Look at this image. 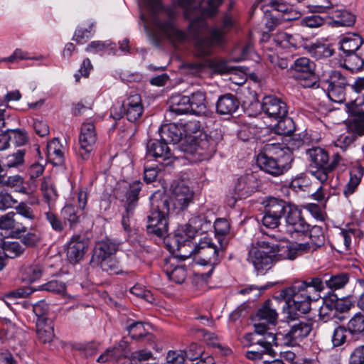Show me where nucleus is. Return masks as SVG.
Here are the masks:
<instances>
[{
    "label": "nucleus",
    "mask_w": 364,
    "mask_h": 364,
    "mask_svg": "<svg viewBox=\"0 0 364 364\" xmlns=\"http://www.w3.org/2000/svg\"><path fill=\"white\" fill-rule=\"evenodd\" d=\"M346 87H326L328 98L335 102L342 103L345 100Z\"/></svg>",
    "instance_id": "60"
},
{
    "label": "nucleus",
    "mask_w": 364,
    "mask_h": 364,
    "mask_svg": "<svg viewBox=\"0 0 364 364\" xmlns=\"http://www.w3.org/2000/svg\"><path fill=\"white\" fill-rule=\"evenodd\" d=\"M95 23H91L89 25L88 28L82 29L81 28H78L76 29L73 40L75 41L77 43L83 44L85 43L90 38H91L95 33Z\"/></svg>",
    "instance_id": "58"
},
{
    "label": "nucleus",
    "mask_w": 364,
    "mask_h": 364,
    "mask_svg": "<svg viewBox=\"0 0 364 364\" xmlns=\"http://www.w3.org/2000/svg\"><path fill=\"white\" fill-rule=\"evenodd\" d=\"M278 122L275 126V132L279 135H290L294 131V125L291 118L284 117L277 119Z\"/></svg>",
    "instance_id": "56"
},
{
    "label": "nucleus",
    "mask_w": 364,
    "mask_h": 364,
    "mask_svg": "<svg viewBox=\"0 0 364 364\" xmlns=\"http://www.w3.org/2000/svg\"><path fill=\"white\" fill-rule=\"evenodd\" d=\"M286 230L291 237H296L309 232V225L302 216V211L296 205L289 206L285 215Z\"/></svg>",
    "instance_id": "10"
},
{
    "label": "nucleus",
    "mask_w": 364,
    "mask_h": 364,
    "mask_svg": "<svg viewBox=\"0 0 364 364\" xmlns=\"http://www.w3.org/2000/svg\"><path fill=\"white\" fill-rule=\"evenodd\" d=\"M299 38V35L293 36L286 32L280 31L274 36V41L277 46L284 48H288L296 47Z\"/></svg>",
    "instance_id": "48"
},
{
    "label": "nucleus",
    "mask_w": 364,
    "mask_h": 364,
    "mask_svg": "<svg viewBox=\"0 0 364 364\" xmlns=\"http://www.w3.org/2000/svg\"><path fill=\"white\" fill-rule=\"evenodd\" d=\"M307 49L310 54L317 59L330 57L333 53V50L328 44L320 41L308 46Z\"/></svg>",
    "instance_id": "44"
},
{
    "label": "nucleus",
    "mask_w": 364,
    "mask_h": 364,
    "mask_svg": "<svg viewBox=\"0 0 364 364\" xmlns=\"http://www.w3.org/2000/svg\"><path fill=\"white\" fill-rule=\"evenodd\" d=\"M324 284L318 277L311 279L309 282L297 281L282 290L280 296L286 301L291 312L305 314L311 309V302L320 298L319 292L324 289Z\"/></svg>",
    "instance_id": "1"
},
{
    "label": "nucleus",
    "mask_w": 364,
    "mask_h": 364,
    "mask_svg": "<svg viewBox=\"0 0 364 364\" xmlns=\"http://www.w3.org/2000/svg\"><path fill=\"white\" fill-rule=\"evenodd\" d=\"M181 124L184 142L181 144V148L193 142L197 138L203 136L205 134L202 132V126L199 121L193 119Z\"/></svg>",
    "instance_id": "26"
},
{
    "label": "nucleus",
    "mask_w": 364,
    "mask_h": 364,
    "mask_svg": "<svg viewBox=\"0 0 364 364\" xmlns=\"http://www.w3.org/2000/svg\"><path fill=\"white\" fill-rule=\"evenodd\" d=\"M318 315L320 318L324 322L336 316L333 306V301L330 298L323 299V305L319 309Z\"/></svg>",
    "instance_id": "57"
},
{
    "label": "nucleus",
    "mask_w": 364,
    "mask_h": 364,
    "mask_svg": "<svg viewBox=\"0 0 364 364\" xmlns=\"http://www.w3.org/2000/svg\"><path fill=\"white\" fill-rule=\"evenodd\" d=\"M120 188L125 191V198L128 204L134 207L133 203L138 200V195L141 188V183L139 181H134L131 183L123 182L120 184Z\"/></svg>",
    "instance_id": "43"
},
{
    "label": "nucleus",
    "mask_w": 364,
    "mask_h": 364,
    "mask_svg": "<svg viewBox=\"0 0 364 364\" xmlns=\"http://www.w3.org/2000/svg\"><path fill=\"white\" fill-rule=\"evenodd\" d=\"M48 156L53 160L60 162L63 158L64 149L59 139H53L47 144Z\"/></svg>",
    "instance_id": "52"
},
{
    "label": "nucleus",
    "mask_w": 364,
    "mask_h": 364,
    "mask_svg": "<svg viewBox=\"0 0 364 364\" xmlns=\"http://www.w3.org/2000/svg\"><path fill=\"white\" fill-rule=\"evenodd\" d=\"M36 334L41 342H51L54 338L53 321L48 318H38L36 322Z\"/></svg>",
    "instance_id": "27"
},
{
    "label": "nucleus",
    "mask_w": 364,
    "mask_h": 364,
    "mask_svg": "<svg viewBox=\"0 0 364 364\" xmlns=\"http://www.w3.org/2000/svg\"><path fill=\"white\" fill-rule=\"evenodd\" d=\"M86 51L91 53H100L101 55H115L117 49L115 43L109 41H95L88 44L86 48Z\"/></svg>",
    "instance_id": "37"
},
{
    "label": "nucleus",
    "mask_w": 364,
    "mask_h": 364,
    "mask_svg": "<svg viewBox=\"0 0 364 364\" xmlns=\"http://www.w3.org/2000/svg\"><path fill=\"white\" fill-rule=\"evenodd\" d=\"M286 0H261L260 8L264 12L269 11V9H266L267 6H269L272 10L282 13L287 16H283L285 20H291L296 18V16L293 15V10L291 7L285 4Z\"/></svg>",
    "instance_id": "28"
},
{
    "label": "nucleus",
    "mask_w": 364,
    "mask_h": 364,
    "mask_svg": "<svg viewBox=\"0 0 364 364\" xmlns=\"http://www.w3.org/2000/svg\"><path fill=\"white\" fill-rule=\"evenodd\" d=\"M347 330L353 337L358 338L364 332V315L356 313L348 321Z\"/></svg>",
    "instance_id": "46"
},
{
    "label": "nucleus",
    "mask_w": 364,
    "mask_h": 364,
    "mask_svg": "<svg viewBox=\"0 0 364 364\" xmlns=\"http://www.w3.org/2000/svg\"><path fill=\"white\" fill-rule=\"evenodd\" d=\"M186 225L195 234L199 231L206 232L211 227L210 221L201 215L193 216Z\"/></svg>",
    "instance_id": "51"
},
{
    "label": "nucleus",
    "mask_w": 364,
    "mask_h": 364,
    "mask_svg": "<svg viewBox=\"0 0 364 364\" xmlns=\"http://www.w3.org/2000/svg\"><path fill=\"white\" fill-rule=\"evenodd\" d=\"M118 250V244L109 239L98 242L95 247L92 261L97 262L112 257Z\"/></svg>",
    "instance_id": "23"
},
{
    "label": "nucleus",
    "mask_w": 364,
    "mask_h": 364,
    "mask_svg": "<svg viewBox=\"0 0 364 364\" xmlns=\"http://www.w3.org/2000/svg\"><path fill=\"white\" fill-rule=\"evenodd\" d=\"M294 77L304 87H318L319 78L314 70H293Z\"/></svg>",
    "instance_id": "30"
},
{
    "label": "nucleus",
    "mask_w": 364,
    "mask_h": 364,
    "mask_svg": "<svg viewBox=\"0 0 364 364\" xmlns=\"http://www.w3.org/2000/svg\"><path fill=\"white\" fill-rule=\"evenodd\" d=\"M163 269L168 278L177 284H181L186 279V269L183 266L172 264L170 260H166Z\"/></svg>",
    "instance_id": "35"
},
{
    "label": "nucleus",
    "mask_w": 364,
    "mask_h": 364,
    "mask_svg": "<svg viewBox=\"0 0 364 364\" xmlns=\"http://www.w3.org/2000/svg\"><path fill=\"white\" fill-rule=\"evenodd\" d=\"M311 330L312 324L309 321H299L292 325L288 333L284 336V343L287 346H296L309 336Z\"/></svg>",
    "instance_id": "15"
},
{
    "label": "nucleus",
    "mask_w": 364,
    "mask_h": 364,
    "mask_svg": "<svg viewBox=\"0 0 364 364\" xmlns=\"http://www.w3.org/2000/svg\"><path fill=\"white\" fill-rule=\"evenodd\" d=\"M189 68H244L241 66H234L228 64V62L220 58H205L203 64L194 65Z\"/></svg>",
    "instance_id": "45"
},
{
    "label": "nucleus",
    "mask_w": 364,
    "mask_h": 364,
    "mask_svg": "<svg viewBox=\"0 0 364 364\" xmlns=\"http://www.w3.org/2000/svg\"><path fill=\"white\" fill-rule=\"evenodd\" d=\"M193 255L196 262L201 265L210 266L211 268L207 273L210 277L213 271L214 267L220 262V250L212 242V239L208 236L201 237L199 242L192 247L188 255H181L184 258Z\"/></svg>",
    "instance_id": "5"
},
{
    "label": "nucleus",
    "mask_w": 364,
    "mask_h": 364,
    "mask_svg": "<svg viewBox=\"0 0 364 364\" xmlns=\"http://www.w3.org/2000/svg\"><path fill=\"white\" fill-rule=\"evenodd\" d=\"M310 241L304 243H291L288 245L289 247H283L280 250V256L294 258L316 250L324 243V235L320 226L314 225L309 228Z\"/></svg>",
    "instance_id": "6"
},
{
    "label": "nucleus",
    "mask_w": 364,
    "mask_h": 364,
    "mask_svg": "<svg viewBox=\"0 0 364 364\" xmlns=\"http://www.w3.org/2000/svg\"><path fill=\"white\" fill-rule=\"evenodd\" d=\"M43 273V267L40 263L23 264L19 269V278L26 283H33L40 279Z\"/></svg>",
    "instance_id": "24"
},
{
    "label": "nucleus",
    "mask_w": 364,
    "mask_h": 364,
    "mask_svg": "<svg viewBox=\"0 0 364 364\" xmlns=\"http://www.w3.org/2000/svg\"><path fill=\"white\" fill-rule=\"evenodd\" d=\"M41 191L43 198L49 206L58 198V191L51 177L46 176L43 178L41 184Z\"/></svg>",
    "instance_id": "39"
},
{
    "label": "nucleus",
    "mask_w": 364,
    "mask_h": 364,
    "mask_svg": "<svg viewBox=\"0 0 364 364\" xmlns=\"http://www.w3.org/2000/svg\"><path fill=\"white\" fill-rule=\"evenodd\" d=\"M61 214L69 222L70 228H74L80 222L77 210L73 204H66L62 209Z\"/></svg>",
    "instance_id": "53"
},
{
    "label": "nucleus",
    "mask_w": 364,
    "mask_h": 364,
    "mask_svg": "<svg viewBox=\"0 0 364 364\" xmlns=\"http://www.w3.org/2000/svg\"><path fill=\"white\" fill-rule=\"evenodd\" d=\"M191 105V113L196 115H205L208 112L205 103V95L204 92L197 91L190 97Z\"/></svg>",
    "instance_id": "40"
},
{
    "label": "nucleus",
    "mask_w": 364,
    "mask_h": 364,
    "mask_svg": "<svg viewBox=\"0 0 364 364\" xmlns=\"http://www.w3.org/2000/svg\"><path fill=\"white\" fill-rule=\"evenodd\" d=\"M330 14L334 23L338 26H351L355 21V16L346 10L335 9Z\"/></svg>",
    "instance_id": "41"
},
{
    "label": "nucleus",
    "mask_w": 364,
    "mask_h": 364,
    "mask_svg": "<svg viewBox=\"0 0 364 364\" xmlns=\"http://www.w3.org/2000/svg\"><path fill=\"white\" fill-rule=\"evenodd\" d=\"M33 58H31L27 52L16 48L10 56L7 58H0V66H8L9 64L18 63L21 60Z\"/></svg>",
    "instance_id": "55"
},
{
    "label": "nucleus",
    "mask_w": 364,
    "mask_h": 364,
    "mask_svg": "<svg viewBox=\"0 0 364 364\" xmlns=\"http://www.w3.org/2000/svg\"><path fill=\"white\" fill-rule=\"evenodd\" d=\"M42 289L55 294L64 295L66 291L65 284L57 280H51L42 286Z\"/></svg>",
    "instance_id": "64"
},
{
    "label": "nucleus",
    "mask_w": 364,
    "mask_h": 364,
    "mask_svg": "<svg viewBox=\"0 0 364 364\" xmlns=\"http://www.w3.org/2000/svg\"><path fill=\"white\" fill-rule=\"evenodd\" d=\"M262 108L269 117L280 119L287 114V107L284 102L275 96H265L263 98Z\"/></svg>",
    "instance_id": "14"
},
{
    "label": "nucleus",
    "mask_w": 364,
    "mask_h": 364,
    "mask_svg": "<svg viewBox=\"0 0 364 364\" xmlns=\"http://www.w3.org/2000/svg\"><path fill=\"white\" fill-rule=\"evenodd\" d=\"M25 151L22 149L18 150L13 154H10L6 157V166L8 168H16L23 165L24 162Z\"/></svg>",
    "instance_id": "63"
},
{
    "label": "nucleus",
    "mask_w": 364,
    "mask_h": 364,
    "mask_svg": "<svg viewBox=\"0 0 364 364\" xmlns=\"http://www.w3.org/2000/svg\"><path fill=\"white\" fill-rule=\"evenodd\" d=\"M233 25L230 16L226 14L223 20L222 28H215L210 30L209 36L205 38H197L195 46V53L199 57H207L213 52V48L216 45L223 42L225 30Z\"/></svg>",
    "instance_id": "7"
},
{
    "label": "nucleus",
    "mask_w": 364,
    "mask_h": 364,
    "mask_svg": "<svg viewBox=\"0 0 364 364\" xmlns=\"http://www.w3.org/2000/svg\"><path fill=\"white\" fill-rule=\"evenodd\" d=\"M291 205L292 203L282 199L269 198L266 200L264 208L265 211L269 213V214L282 218L283 215L287 214L289 206H291Z\"/></svg>",
    "instance_id": "32"
},
{
    "label": "nucleus",
    "mask_w": 364,
    "mask_h": 364,
    "mask_svg": "<svg viewBox=\"0 0 364 364\" xmlns=\"http://www.w3.org/2000/svg\"><path fill=\"white\" fill-rule=\"evenodd\" d=\"M128 352L127 342L122 340L117 343V345L113 348L107 349L102 354H101L98 358L97 361L100 363L117 361L122 358H125L127 355Z\"/></svg>",
    "instance_id": "25"
},
{
    "label": "nucleus",
    "mask_w": 364,
    "mask_h": 364,
    "mask_svg": "<svg viewBox=\"0 0 364 364\" xmlns=\"http://www.w3.org/2000/svg\"><path fill=\"white\" fill-rule=\"evenodd\" d=\"M348 330L344 326H337L333 332L331 342L333 347H339L343 345L347 340Z\"/></svg>",
    "instance_id": "59"
},
{
    "label": "nucleus",
    "mask_w": 364,
    "mask_h": 364,
    "mask_svg": "<svg viewBox=\"0 0 364 364\" xmlns=\"http://www.w3.org/2000/svg\"><path fill=\"white\" fill-rule=\"evenodd\" d=\"M257 316L259 320H264L269 323L275 324L278 318V314L274 302L270 299L267 300L259 309Z\"/></svg>",
    "instance_id": "36"
},
{
    "label": "nucleus",
    "mask_w": 364,
    "mask_h": 364,
    "mask_svg": "<svg viewBox=\"0 0 364 364\" xmlns=\"http://www.w3.org/2000/svg\"><path fill=\"white\" fill-rule=\"evenodd\" d=\"M2 250L1 252L4 255L5 262L6 257L14 258L21 255L24 250L22 245L17 241H4L2 244Z\"/></svg>",
    "instance_id": "50"
},
{
    "label": "nucleus",
    "mask_w": 364,
    "mask_h": 364,
    "mask_svg": "<svg viewBox=\"0 0 364 364\" xmlns=\"http://www.w3.org/2000/svg\"><path fill=\"white\" fill-rule=\"evenodd\" d=\"M147 156L154 157L159 163H164L165 165H168L172 162L173 157L172 153L167 143L158 140H150L147 144Z\"/></svg>",
    "instance_id": "16"
},
{
    "label": "nucleus",
    "mask_w": 364,
    "mask_h": 364,
    "mask_svg": "<svg viewBox=\"0 0 364 364\" xmlns=\"http://www.w3.org/2000/svg\"><path fill=\"white\" fill-rule=\"evenodd\" d=\"M161 139L166 143L177 144L184 142L181 124H169L161 127L159 129Z\"/></svg>",
    "instance_id": "22"
},
{
    "label": "nucleus",
    "mask_w": 364,
    "mask_h": 364,
    "mask_svg": "<svg viewBox=\"0 0 364 364\" xmlns=\"http://www.w3.org/2000/svg\"><path fill=\"white\" fill-rule=\"evenodd\" d=\"M346 58L344 60L343 65L341 64L343 68H363L364 60L354 53L346 54Z\"/></svg>",
    "instance_id": "61"
},
{
    "label": "nucleus",
    "mask_w": 364,
    "mask_h": 364,
    "mask_svg": "<svg viewBox=\"0 0 364 364\" xmlns=\"http://www.w3.org/2000/svg\"><path fill=\"white\" fill-rule=\"evenodd\" d=\"M176 1L177 4L184 9V16L190 21L188 32L194 38L199 36L208 28L206 18H212L218 12V8L223 0H208L207 7H202L203 0Z\"/></svg>",
    "instance_id": "2"
},
{
    "label": "nucleus",
    "mask_w": 364,
    "mask_h": 364,
    "mask_svg": "<svg viewBox=\"0 0 364 364\" xmlns=\"http://www.w3.org/2000/svg\"><path fill=\"white\" fill-rule=\"evenodd\" d=\"M168 203L166 200H161L158 202L156 208H154L148 216L146 228L149 232L161 237L166 235L168 230Z\"/></svg>",
    "instance_id": "8"
},
{
    "label": "nucleus",
    "mask_w": 364,
    "mask_h": 364,
    "mask_svg": "<svg viewBox=\"0 0 364 364\" xmlns=\"http://www.w3.org/2000/svg\"><path fill=\"white\" fill-rule=\"evenodd\" d=\"M1 182L4 186L13 188L16 192L22 194L30 195L33 191L28 183L25 182L24 178L20 175L8 176L6 179Z\"/></svg>",
    "instance_id": "31"
},
{
    "label": "nucleus",
    "mask_w": 364,
    "mask_h": 364,
    "mask_svg": "<svg viewBox=\"0 0 364 364\" xmlns=\"http://www.w3.org/2000/svg\"><path fill=\"white\" fill-rule=\"evenodd\" d=\"M122 107L127 119L132 122L138 120L144 112L141 96L136 93L130 94L127 99L124 101Z\"/></svg>",
    "instance_id": "19"
},
{
    "label": "nucleus",
    "mask_w": 364,
    "mask_h": 364,
    "mask_svg": "<svg viewBox=\"0 0 364 364\" xmlns=\"http://www.w3.org/2000/svg\"><path fill=\"white\" fill-rule=\"evenodd\" d=\"M281 334L268 333L265 338L266 341H258V344L261 346L259 350H248L246 353L247 359L257 361L262 358L263 354L266 353L272 356H275V352L272 348V345L278 346L277 340Z\"/></svg>",
    "instance_id": "18"
},
{
    "label": "nucleus",
    "mask_w": 364,
    "mask_h": 364,
    "mask_svg": "<svg viewBox=\"0 0 364 364\" xmlns=\"http://www.w3.org/2000/svg\"><path fill=\"white\" fill-rule=\"evenodd\" d=\"M214 73L223 75L230 73V80L237 85H243L247 80V74L244 70H213Z\"/></svg>",
    "instance_id": "54"
},
{
    "label": "nucleus",
    "mask_w": 364,
    "mask_h": 364,
    "mask_svg": "<svg viewBox=\"0 0 364 364\" xmlns=\"http://www.w3.org/2000/svg\"><path fill=\"white\" fill-rule=\"evenodd\" d=\"M181 150L191 154L198 156L199 160L209 159L215 151V144L213 140L207 138L205 134L197 138L193 142L182 147Z\"/></svg>",
    "instance_id": "12"
},
{
    "label": "nucleus",
    "mask_w": 364,
    "mask_h": 364,
    "mask_svg": "<svg viewBox=\"0 0 364 364\" xmlns=\"http://www.w3.org/2000/svg\"><path fill=\"white\" fill-rule=\"evenodd\" d=\"M349 282V275L347 273H339L325 279L326 286L332 291L341 289Z\"/></svg>",
    "instance_id": "47"
},
{
    "label": "nucleus",
    "mask_w": 364,
    "mask_h": 364,
    "mask_svg": "<svg viewBox=\"0 0 364 364\" xmlns=\"http://www.w3.org/2000/svg\"><path fill=\"white\" fill-rule=\"evenodd\" d=\"M252 54V44L251 42H248L245 46H238L234 48L230 55V61L240 62L245 60Z\"/></svg>",
    "instance_id": "49"
},
{
    "label": "nucleus",
    "mask_w": 364,
    "mask_h": 364,
    "mask_svg": "<svg viewBox=\"0 0 364 364\" xmlns=\"http://www.w3.org/2000/svg\"><path fill=\"white\" fill-rule=\"evenodd\" d=\"M327 87H343L347 85L346 78L336 70H332L328 79L326 80Z\"/></svg>",
    "instance_id": "62"
},
{
    "label": "nucleus",
    "mask_w": 364,
    "mask_h": 364,
    "mask_svg": "<svg viewBox=\"0 0 364 364\" xmlns=\"http://www.w3.org/2000/svg\"><path fill=\"white\" fill-rule=\"evenodd\" d=\"M239 107V102L235 96L226 94L220 96L217 101L216 109L220 114H231Z\"/></svg>",
    "instance_id": "29"
},
{
    "label": "nucleus",
    "mask_w": 364,
    "mask_h": 364,
    "mask_svg": "<svg viewBox=\"0 0 364 364\" xmlns=\"http://www.w3.org/2000/svg\"><path fill=\"white\" fill-rule=\"evenodd\" d=\"M191 98L189 96H177L172 98L169 107L171 114L181 115L191 112Z\"/></svg>",
    "instance_id": "34"
},
{
    "label": "nucleus",
    "mask_w": 364,
    "mask_h": 364,
    "mask_svg": "<svg viewBox=\"0 0 364 364\" xmlns=\"http://www.w3.org/2000/svg\"><path fill=\"white\" fill-rule=\"evenodd\" d=\"M306 154L311 168L310 173L322 184H324L328 179L326 170L330 159L328 151L321 147H313L307 150Z\"/></svg>",
    "instance_id": "9"
},
{
    "label": "nucleus",
    "mask_w": 364,
    "mask_h": 364,
    "mask_svg": "<svg viewBox=\"0 0 364 364\" xmlns=\"http://www.w3.org/2000/svg\"><path fill=\"white\" fill-rule=\"evenodd\" d=\"M364 174L363 167L358 166L352 168L350 172V179L343 189V194L346 197H348L353 194L360 183L361 178Z\"/></svg>",
    "instance_id": "38"
},
{
    "label": "nucleus",
    "mask_w": 364,
    "mask_h": 364,
    "mask_svg": "<svg viewBox=\"0 0 364 364\" xmlns=\"http://www.w3.org/2000/svg\"><path fill=\"white\" fill-rule=\"evenodd\" d=\"M363 39L358 34L349 33L340 41L341 49L346 54L355 53L363 44Z\"/></svg>",
    "instance_id": "33"
},
{
    "label": "nucleus",
    "mask_w": 364,
    "mask_h": 364,
    "mask_svg": "<svg viewBox=\"0 0 364 364\" xmlns=\"http://www.w3.org/2000/svg\"><path fill=\"white\" fill-rule=\"evenodd\" d=\"M250 195V191L249 188L246 186L245 179L240 178L235 186L232 196L228 197L227 203L230 207H233L238 200L246 198Z\"/></svg>",
    "instance_id": "42"
},
{
    "label": "nucleus",
    "mask_w": 364,
    "mask_h": 364,
    "mask_svg": "<svg viewBox=\"0 0 364 364\" xmlns=\"http://www.w3.org/2000/svg\"><path fill=\"white\" fill-rule=\"evenodd\" d=\"M195 233L186 224L180 226L175 232L173 236H168L167 238V245L171 251H181L182 248L186 246H191V240L194 237Z\"/></svg>",
    "instance_id": "13"
},
{
    "label": "nucleus",
    "mask_w": 364,
    "mask_h": 364,
    "mask_svg": "<svg viewBox=\"0 0 364 364\" xmlns=\"http://www.w3.org/2000/svg\"><path fill=\"white\" fill-rule=\"evenodd\" d=\"M364 105L360 98L346 105V111L355 117L352 122V128L355 133L361 136L364 134V112H360L358 107Z\"/></svg>",
    "instance_id": "21"
},
{
    "label": "nucleus",
    "mask_w": 364,
    "mask_h": 364,
    "mask_svg": "<svg viewBox=\"0 0 364 364\" xmlns=\"http://www.w3.org/2000/svg\"><path fill=\"white\" fill-rule=\"evenodd\" d=\"M292 161L289 150L280 144H267L265 151L257 157V164L261 170L273 176L284 174L291 168Z\"/></svg>",
    "instance_id": "3"
},
{
    "label": "nucleus",
    "mask_w": 364,
    "mask_h": 364,
    "mask_svg": "<svg viewBox=\"0 0 364 364\" xmlns=\"http://www.w3.org/2000/svg\"><path fill=\"white\" fill-rule=\"evenodd\" d=\"M88 247L87 242L80 235L73 236L67 244L66 256L72 264H76L84 257Z\"/></svg>",
    "instance_id": "17"
},
{
    "label": "nucleus",
    "mask_w": 364,
    "mask_h": 364,
    "mask_svg": "<svg viewBox=\"0 0 364 364\" xmlns=\"http://www.w3.org/2000/svg\"><path fill=\"white\" fill-rule=\"evenodd\" d=\"M257 246H253L249 251L248 260L253 264L255 269L262 274L269 269L274 262L284 259L294 260V258L280 256V250L283 247H289L288 245L271 243L266 240H259Z\"/></svg>",
    "instance_id": "4"
},
{
    "label": "nucleus",
    "mask_w": 364,
    "mask_h": 364,
    "mask_svg": "<svg viewBox=\"0 0 364 364\" xmlns=\"http://www.w3.org/2000/svg\"><path fill=\"white\" fill-rule=\"evenodd\" d=\"M96 140L97 133L94 124L92 122H84L80 128L79 135L80 149L78 150V155L83 160L90 157Z\"/></svg>",
    "instance_id": "11"
},
{
    "label": "nucleus",
    "mask_w": 364,
    "mask_h": 364,
    "mask_svg": "<svg viewBox=\"0 0 364 364\" xmlns=\"http://www.w3.org/2000/svg\"><path fill=\"white\" fill-rule=\"evenodd\" d=\"M193 193L183 182L178 183L173 189L171 201L175 208H186L193 199Z\"/></svg>",
    "instance_id": "20"
}]
</instances>
